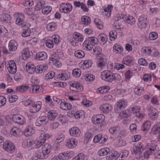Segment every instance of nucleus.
Wrapping results in <instances>:
<instances>
[{"label":"nucleus","instance_id":"1","mask_svg":"<svg viewBox=\"0 0 160 160\" xmlns=\"http://www.w3.org/2000/svg\"><path fill=\"white\" fill-rule=\"evenodd\" d=\"M101 78L103 80L111 82L115 80L120 81L121 77L120 75L117 73H112L109 71H105L102 73Z\"/></svg>","mask_w":160,"mask_h":160},{"label":"nucleus","instance_id":"2","mask_svg":"<svg viewBox=\"0 0 160 160\" xmlns=\"http://www.w3.org/2000/svg\"><path fill=\"white\" fill-rule=\"evenodd\" d=\"M72 7L71 4L62 3L61 4L60 10L61 12L65 13H68L72 10Z\"/></svg>","mask_w":160,"mask_h":160},{"label":"nucleus","instance_id":"3","mask_svg":"<svg viewBox=\"0 0 160 160\" xmlns=\"http://www.w3.org/2000/svg\"><path fill=\"white\" fill-rule=\"evenodd\" d=\"M147 22V16L145 15H142L138 19V27L141 29L144 28L146 27Z\"/></svg>","mask_w":160,"mask_h":160},{"label":"nucleus","instance_id":"4","mask_svg":"<svg viewBox=\"0 0 160 160\" xmlns=\"http://www.w3.org/2000/svg\"><path fill=\"white\" fill-rule=\"evenodd\" d=\"M127 105V102L124 100H121L116 103L117 108L114 109L115 112L119 113L120 111L123 109Z\"/></svg>","mask_w":160,"mask_h":160},{"label":"nucleus","instance_id":"5","mask_svg":"<svg viewBox=\"0 0 160 160\" xmlns=\"http://www.w3.org/2000/svg\"><path fill=\"white\" fill-rule=\"evenodd\" d=\"M12 119L13 122L20 125H23L25 122V118L19 114H14Z\"/></svg>","mask_w":160,"mask_h":160},{"label":"nucleus","instance_id":"6","mask_svg":"<svg viewBox=\"0 0 160 160\" xmlns=\"http://www.w3.org/2000/svg\"><path fill=\"white\" fill-rule=\"evenodd\" d=\"M3 147L6 151L11 153L15 151V146L11 142L8 141L4 142Z\"/></svg>","mask_w":160,"mask_h":160},{"label":"nucleus","instance_id":"7","mask_svg":"<svg viewBox=\"0 0 160 160\" xmlns=\"http://www.w3.org/2000/svg\"><path fill=\"white\" fill-rule=\"evenodd\" d=\"M25 17L23 14L22 13H18L17 15L16 20V24L18 25H23V28L27 26L25 24Z\"/></svg>","mask_w":160,"mask_h":160},{"label":"nucleus","instance_id":"8","mask_svg":"<svg viewBox=\"0 0 160 160\" xmlns=\"http://www.w3.org/2000/svg\"><path fill=\"white\" fill-rule=\"evenodd\" d=\"M48 119L45 116H42L39 117L37 120L35 124L38 126L46 125L48 123Z\"/></svg>","mask_w":160,"mask_h":160},{"label":"nucleus","instance_id":"9","mask_svg":"<svg viewBox=\"0 0 160 160\" xmlns=\"http://www.w3.org/2000/svg\"><path fill=\"white\" fill-rule=\"evenodd\" d=\"M70 89L72 91L79 92L83 90V87L80 83L75 82L70 85Z\"/></svg>","mask_w":160,"mask_h":160},{"label":"nucleus","instance_id":"10","mask_svg":"<svg viewBox=\"0 0 160 160\" xmlns=\"http://www.w3.org/2000/svg\"><path fill=\"white\" fill-rule=\"evenodd\" d=\"M70 134L72 137H78L81 134V131L77 127H73L69 130Z\"/></svg>","mask_w":160,"mask_h":160},{"label":"nucleus","instance_id":"11","mask_svg":"<svg viewBox=\"0 0 160 160\" xmlns=\"http://www.w3.org/2000/svg\"><path fill=\"white\" fill-rule=\"evenodd\" d=\"M41 108V105L37 102L34 103L32 104L30 106V111L32 113H35L38 112Z\"/></svg>","mask_w":160,"mask_h":160},{"label":"nucleus","instance_id":"12","mask_svg":"<svg viewBox=\"0 0 160 160\" xmlns=\"http://www.w3.org/2000/svg\"><path fill=\"white\" fill-rule=\"evenodd\" d=\"M98 39L92 37H89L86 38L83 43V45H93L97 43Z\"/></svg>","mask_w":160,"mask_h":160},{"label":"nucleus","instance_id":"13","mask_svg":"<svg viewBox=\"0 0 160 160\" xmlns=\"http://www.w3.org/2000/svg\"><path fill=\"white\" fill-rule=\"evenodd\" d=\"M26 69L28 72L32 74L35 72H36V67H35L33 64L28 62L26 64Z\"/></svg>","mask_w":160,"mask_h":160},{"label":"nucleus","instance_id":"14","mask_svg":"<svg viewBox=\"0 0 160 160\" xmlns=\"http://www.w3.org/2000/svg\"><path fill=\"white\" fill-rule=\"evenodd\" d=\"M123 62L129 66H132L134 63L133 58L129 56H126L123 59Z\"/></svg>","mask_w":160,"mask_h":160},{"label":"nucleus","instance_id":"15","mask_svg":"<svg viewBox=\"0 0 160 160\" xmlns=\"http://www.w3.org/2000/svg\"><path fill=\"white\" fill-rule=\"evenodd\" d=\"M99 108L104 113H107L111 111L112 108L111 105L108 104H105L101 105Z\"/></svg>","mask_w":160,"mask_h":160},{"label":"nucleus","instance_id":"16","mask_svg":"<svg viewBox=\"0 0 160 160\" xmlns=\"http://www.w3.org/2000/svg\"><path fill=\"white\" fill-rule=\"evenodd\" d=\"M18 44L17 42L14 40L10 41L8 44L9 50L10 51H15L18 48Z\"/></svg>","mask_w":160,"mask_h":160},{"label":"nucleus","instance_id":"17","mask_svg":"<svg viewBox=\"0 0 160 160\" xmlns=\"http://www.w3.org/2000/svg\"><path fill=\"white\" fill-rule=\"evenodd\" d=\"M34 143L35 142L32 140L25 139L22 142V146L25 148H28Z\"/></svg>","mask_w":160,"mask_h":160},{"label":"nucleus","instance_id":"18","mask_svg":"<svg viewBox=\"0 0 160 160\" xmlns=\"http://www.w3.org/2000/svg\"><path fill=\"white\" fill-rule=\"evenodd\" d=\"M47 58V53L44 52H42L36 54V58L38 60H45Z\"/></svg>","mask_w":160,"mask_h":160},{"label":"nucleus","instance_id":"19","mask_svg":"<svg viewBox=\"0 0 160 160\" xmlns=\"http://www.w3.org/2000/svg\"><path fill=\"white\" fill-rule=\"evenodd\" d=\"M35 156L38 158L44 159L47 158L48 155L42 151H38L35 153Z\"/></svg>","mask_w":160,"mask_h":160},{"label":"nucleus","instance_id":"20","mask_svg":"<svg viewBox=\"0 0 160 160\" xmlns=\"http://www.w3.org/2000/svg\"><path fill=\"white\" fill-rule=\"evenodd\" d=\"M48 68V66L46 65H39L36 67V72L42 73L45 72Z\"/></svg>","mask_w":160,"mask_h":160},{"label":"nucleus","instance_id":"21","mask_svg":"<svg viewBox=\"0 0 160 160\" xmlns=\"http://www.w3.org/2000/svg\"><path fill=\"white\" fill-rule=\"evenodd\" d=\"M124 17V20L126 21V22L131 25H133L135 22V19L132 16L129 15H125Z\"/></svg>","mask_w":160,"mask_h":160},{"label":"nucleus","instance_id":"22","mask_svg":"<svg viewBox=\"0 0 160 160\" xmlns=\"http://www.w3.org/2000/svg\"><path fill=\"white\" fill-rule=\"evenodd\" d=\"M57 116V114L56 111L54 110H51L48 112V119L51 121H53L54 120L55 118Z\"/></svg>","mask_w":160,"mask_h":160},{"label":"nucleus","instance_id":"23","mask_svg":"<svg viewBox=\"0 0 160 160\" xmlns=\"http://www.w3.org/2000/svg\"><path fill=\"white\" fill-rule=\"evenodd\" d=\"M34 131V130L32 128L31 126H29L24 130V134L26 137H28L33 133Z\"/></svg>","mask_w":160,"mask_h":160},{"label":"nucleus","instance_id":"24","mask_svg":"<svg viewBox=\"0 0 160 160\" xmlns=\"http://www.w3.org/2000/svg\"><path fill=\"white\" fill-rule=\"evenodd\" d=\"M30 26V25L28 24L27 26L23 28V31L22 33V36L23 37H27L30 35L31 31L29 28Z\"/></svg>","mask_w":160,"mask_h":160},{"label":"nucleus","instance_id":"25","mask_svg":"<svg viewBox=\"0 0 160 160\" xmlns=\"http://www.w3.org/2000/svg\"><path fill=\"white\" fill-rule=\"evenodd\" d=\"M52 147L50 144L48 143L45 144L42 147V150L45 153L47 154H49L51 149Z\"/></svg>","mask_w":160,"mask_h":160},{"label":"nucleus","instance_id":"26","mask_svg":"<svg viewBox=\"0 0 160 160\" xmlns=\"http://www.w3.org/2000/svg\"><path fill=\"white\" fill-rule=\"evenodd\" d=\"M77 142L73 138L68 139L66 143V145L69 148H74L77 144Z\"/></svg>","mask_w":160,"mask_h":160},{"label":"nucleus","instance_id":"27","mask_svg":"<svg viewBox=\"0 0 160 160\" xmlns=\"http://www.w3.org/2000/svg\"><path fill=\"white\" fill-rule=\"evenodd\" d=\"M113 52L117 53H121L123 51L122 47L120 44H115L113 47Z\"/></svg>","mask_w":160,"mask_h":160},{"label":"nucleus","instance_id":"28","mask_svg":"<svg viewBox=\"0 0 160 160\" xmlns=\"http://www.w3.org/2000/svg\"><path fill=\"white\" fill-rule=\"evenodd\" d=\"M151 147L150 148L148 151H147V153L148 155L150 154H152V153H155V152L158 151L159 148L158 146L154 144H152L151 145Z\"/></svg>","mask_w":160,"mask_h":160},{"label":"nucleus","instance_id":"29","mask_svg":"<svg viewBox=\"0 0 160 160\" xmlns=\"http://www.w3.org/2000/svg\"><path fill=\"white\" fill-rule=\"evenodd\" d=\"M72 152H71V153ZM71 156H70V153H61L59 154L58 156V158L59 160H66L68 159Z\"/></svg>","mask_w":160,"mask_h":160},{"label":"nucleus","instance_id":"30","mask_svg":"<svg viewBox=\"0 0 160 160\" xmlns=\"http://www.w3.org/2000/svg\"><path fill=\"white\" fill-rule=\"evenodd\" d=\"M81 22L82 24L85 25L87 26L89 25L91 22V19L88 16H84L81 18Z\"/></svg>","mask_w":160,"mask_h":160},{"label":"nucleus","instance_id":"31","mask_svg":"<svg viewBox=\"0 0 160 160\" xmlns=\"http://www.w3.org/2000/svg\"><path fill=\"white\" fill-rule=\"evenodd\" d=\"M151 123L150 122L147 121L144 123L142 125L141 129L143 131H147L151 127Z\"/></svg>","mask_w":160,"mask_h":160},{"label":"nucleus","instance_id":"32","mask_svg":"<svg viewBox=\"0 0 160 160\" xmlns=\"http://www.w3.org/2000/svg\"><path fill=\"white\" fill-rule=\"evenodd\" d=\"M60 107L62 109L66 110L71 109L72 108V106L70 103L62 102L60 104Z\"/></svg>","mask_w":160,"mask_h":160},{"label":"nucleus","instance_id":"33","mask_svg":"<svg viewBox=\"0 0 160 160\" xmlns=\"http://www.w3.org/2000/svg\"><path fill=\"white\" fill-rule=\"evenodd\" d=\"M45 2L44 1L40 0L37 2L35 10L38 11L42 8V7L45 5Z\"/></svg>","mask_w":160,"mask_h":160},{"label":"nucleus","instance_id":"34","mask_svg":"<svg viewBox=\"0 0 160 160\" xmlns=\"http://www.w3.org/2000/svg\"><path fill=\"white\" fill-rule=\"evenodd\" d=\"M128 154L129 152L128 151L124 150L119 155L115 160H122V158L127 157L128 156Z\"/></svg>","mask_w":160,"mask_h":160},{"label":"nucleus","instance_id":"35","mask_svg":"<svg viewBox=\"0 0 160 160\" xmlns=\"http://www.w3.org/2000/svg\"><path fill=\"white\" fill-rule=\"evenodd\" d=\"M57 27L56 23L54 22H52L47 24V28L48 31H54Z\"/></svg>","mask_w":160,"mask_h":160},{"label":"nucleus","instance_id":"36","mask_svg":"<svg viewBox=\"0 0 160 160\" xmlns=\"http://www.w3.org/2000/svg\"><path fill=\"white\" fill-rule=\"evenodd\" d=\"M119 153L118 152L116 151H113L111 152V156H107L106 159L107 160H110L113 159H115V160L118 157L119 155Z\"/></svg>","mask_w":160,"mask_h":160},{"label":"nucleus","instance_id":"37","mask_svg":"<svg viewBox=\"0 0 160 160\" xmlns=\"http://www.w3.org/2000/svg\"><path fill=\"white\" fill-rule=\"evenodd\" d=\"M131 113L130 111L128 110H126L123 111L122 112H120L119 116L122 118H128L129 117Z\"/></svg>","mask_w":160,"mask_h":160},{"label":"nucleus","instance_id":"38","mask_svg":"<svg viewBox=\"0 0 160 160\" xmlns=\"http://www.w3.org/2000/svg\"><path fill=\"white\" fill-rule=\"evenodd\" d=\"M148 111H149V114L150 116L152 117H157L158 116V112L157 110L153 108H148Z\"/></svg>","mask_w":160,"mask_h":160},{"label":"nucleus","instance_id":"39","mask_svg":"<svg viewBox=\"0 0 160 160\" xmlns=\"http://www.w3.org/2000/svg\"><path fill=\"white\" fill-rule=\"evenodd\" d=\"M109 152V149L108 148H102L98 152V154L100 156H103L106 155L108 156V153Z\"/></svg>","mask_w":160,"mask_h":160},{"label":"nucleus","instance_id":"40","mask_svg":"<svg viewBox=\"0 0 160 160\" xmlns=\"http://www.w3.org/2000/svg\"><path fill=\"white\" fill-rule=\"evenodd\" d=\"M73 38L75 40L80 42L83 40V36L79 33H75L73 35Z\"/></svg>","mask_w":160,"mask_h":160},{"label":"nucleus","instance_id":"41","mask_svg":"<svg viewBox=\"0 0 160 160\" xmlns=\"http://www.w3.org/2000/svg\"><path fill=\"white\" fill-rule=\"evenodd\" d=\"M113 6L112 5H108L107 7L104 8V11L107 13L105 14L106 16H107L108 18L111 15V11L112 9Z\"/></svg>","mask_w":160,"mask_h":160},{"label":"nucleus","instance_id":"42","mask_svg":"<svg viewBox=\"0 0 160 160\" xmlns=\"http://www.w3.org/2000/svg\"><path fill=\"white\" fill-rule=\"evenodd\" d=\"M20 130L16 127H13L10 131V133L11 135L17 137L18 136Z\"/></svg>","mask_w":160,"mask_h":160},{"label":"nucleus","instance_id":"43","mask_svg":"<svg viewBox=\"0 0 160 160\" xmlns=\"http://www.w3.org/2000/svg\"><path fill=\"white\" fill-rule=\"evenodd\" d=\"M87 156H85L83 153H80L73 158L72 160H87Z\"/></svg>","mask_w":160,"mask_h":160},{"label":"nucleus","instance_id":"44","mask_svg":"<svg viewBox=\"0 0 160 160\" xmlns=\"http://www.w3.org/2000/svg\"><path fill=\"white\" fill-rule=\"evenodd\" d=\"M22 56L24 60L27 59L29 57L30 52L28 48H26L23 50L22 52Z\"/></svg>","mask_w":160,"mask_h":160},{"label":"nucleus","instance_id":"45","mask_svg":"<svg viewBox=\"0 0 160 160\" xmlns=\"http://www.w3.org/2000/svg\"><path fill=\"white\" fill-rule=\"evenodd\" d=\"M11 17L10 15L8 14H3L1 16L0 19L2 21H6L8 22L11 19Z\"/></svg>","mask_w":160,"mask_h":160},{"label":"nucleus","instance_id":"46","mask_svg":"<svg viewBox=\"0 0 160 160\" xmlns=\"http://www.w3.org/2000/svg\"><path fill=\"white\" fill-rule=\"evenodd\" d=\"M95 78V76L91 74H86L84 76V79L87 81H92L94 80Z\"/></svg>","mask_w":160,"mask_h":160},{"label":"nucleus","instance_id":"47","mask_svg":"<svg viewBox=\"0 0 160 160\" xmlns=\"http://www.w3.org/2000/svg\"><path fill=\"white\" fill-rule=\"evenodd\" d=\"M120 128L118 126L114 127L109 128V132L112 134H116L120 130Z\"/></svg>","mask_w":160,"mask_h":160},{"label":"nucleus","instance_id":"48","mask_svg":"<svg viewBox=\"0 0 160 160\" xmlns=\"http://www.w3.org/2000/svg\"><path fill=\"white\" fill-rule=\"evenodd\" d=\"M134 91L136 95L138 96H140L142 94V93L144 92V90L143 88H140L138 87H137L134 88Z\"/></svg>","mask_w":160,"mask_h":160},{"label":"nucleus","instance_id":"49","mask_svg":"<svg viewBox=\"0 0 160 160\" xmlns=\"http://www.w3.org/2000/svg\"><path fill=\"white\" fill-rule=\"evenodd\" d=\"M74 54L75 57L79 58H83L85 55L84 52L81 50H78L75 51Z\"/></svg>","mask_w":160,"mask_h":160},{"label":"nucleus","instance_id":"50","mask_svg":"<svg viewBox=\"0 0 160 160\" xmlns=\"http://www.w3.org/2000/svg\"><path fill=\"white\" fill-rule=\"evenodd\" d=\"M52 10V7L50 6L45 7L42 10V12L44 14H47Z\"/></svg>","mask_w":160,"mask_h":160},{"label":"nucleus","instance_id":"51","mask_svg":"<svg viewBox=\"0 0 160 160\" xmlns=\"http://www.w3.org/2000/svg\"><path fill=\"white\" fill-rule=\"evenodd\" d=\"M102 135L101 134H99L96 135L94 138V142L95 143H97L100 141V143H104V142H102Z\"/></svg>","mask_w":160,"mask_h":160},{"label":"nucleus","instance_id":"52","mask_svg":"<svg viewBox=\"0 0 160 160\" xmlns=\"http://www.w3.org/2000/svg\"><path fill=\"white\" fill-rule=\"evenodd\" d=\"M94 22L98 29H101L103 28V25H102L101 22L99 19L97 18H95L94 19Z\"/></svg>","mask_w":160,"mask_h":160},{"label":"nucleus","instance_id":"53","mask_svg":"<svg viewBox=\"0 0 160 160\" xmlns=\"http://www.w3.org/2000/svg\"><path fill=\"white\" fill-rule=\"evenodd\" d=\"M55 74L52 71L46 74L45 76V79L48 80L50 79H52L55 76Z\"/></svg>","mask_w":160,"mask_h":160},{"label":"nucleus","instance_id":"54","mask_svg":"<svg viewBox=\"0 0 160 160\" xmlns=\"http://www.w3.org/2000/svg\"><path fill=\"white\" fill-rule=\"evenodd\" d=\"M143 150V149L142 147H137L135 146L133 148V154H136L139 152H141Z\"/></svg>","mask_w":160,"mask_h":160},{"label":"nucleus","instance_id":"55","mask_svg":"<svg viewBox=\"0 0 160 160\" xmlns=\"http://www.w3.org/2000/svg\"><path fill=\"white\" fill-rule=\"evenodd\" d=\"M81 73V71L80 69H75L72 71V75L76 77H79L80 76Z\"/></svg>","mask_w":160,"mask_h":160},{"label":"nucleus","instance_id":"56","mask_svg":"<svg viewBox=\"0 0 160 160\" xmlns=\"http://www.w3.org/2000/svg\"><path fill=\"white\" fill-rule=\"evenodd\" d=\"M110 38L111 41H113L117 36V32H116L111 31L109 33Z\"/></svg>","mask_w":160,"mask_h":160},{"label":"nucleus","instance_id":"57","mask_svg":"<svg viewBox=\"0 0 160 160\" xmlns=\"http://www.w3.org/2000/svg\"><path fill=\"white\" fill-rule=\"evenodd\" d=\"M98 38L100 40L104 43H105L107 41V38L106 37L105 35L103 34H99L98 37Z\"/></svg>","mask_w":160,"mask_h":160},{"label":"nucleus","instance_id":"58","mask_svg":"<svg viewBox=\"0 0 160 160\" xmlns=\"http://www.w3.org/2000/svg\"><path fill=\"white\" fill-rule=\"evenodd\" d=\"M28 87L27 86H22L19 88H17V91L19 92H22L26 91L28 89Z\"/></svg>","mask_w":160,"mask_h":160},{"label":"nucleus","instance_id":"59","mask_svg":"<svg viewBox=\"0 0 160 160\" xmlns=\"http://www.w3.org/2000/svg\"><path fill=\"white\" fill-rule=\"evenodd\" d=\"M149 37L150 40H154L158 38V35L156 32H152L149 34Z\"/></svg>","mask_w":160,"mask_h":160},{"label":"nucleus","instance_id":"60","mask_svg":"<svg viewBox=\"0 0 160 160\" xmlns=\"http://www.w3.org/2000/svg\"><path fill=\"white\" fill-rule=\"evenodd\" d=\"M94 54L96 55H99L102 53L101 48L99 46L96 47L94 49H93Z\"/></svg>","mask_w":160,"mask_h":160},{"label":"nucleus","instance_id":"61","mask_svg":"<svg viewBox=\"0 0 160 160\" xmlns=\"http://www.w3.org/2000/svg\"><path fill=\"white\" fill-rule=\"evenodd\" d=\"M8 34L7 29L4 27H1L0 29V34L2 36L7 35Z\"/></svg>","mask_w":160,"mask_h":160},{"label":"nucleus","instance_id":"62","mask_svg":"<svg viewBox=\"0 0 160 160\" xmlns=\"http://www.w3.org/2000/svg\"><path fill=\"white\" fill-rule=\"evenodd\" d=\"M92 137V135L89 132H87L85 134V138H84V142H86L87 143L88 141L91 139V138Z\"/></svg>","mask_w":160,"mask_h":160},{"label":"nucleus","instance_id":"63","mask_svg":"<svg viewBox=\"0 0 160 160\" xmlns=\"http://www.w3.org/2000/svg\"><path fill=\"white\" fill-rule=\"evenodd\" d=\"M9 101L10 103H13L16 102L18 99L17 96L15 95H11L9 96Z\"/></svg>","mask_w":160,"mask_h":160},{"label":"nucleus","instance_id":"64","mask_svg":"<svg viewBox=\"0 0 160 160\" xmlns=\"http://www.w3.org/2000/svg\"><path fill=\"white\" fill-rule=\"evenodd\" d=\"M92 62L91 60H85L83 62V64L86 68L90 67L92 66Z\"/></svg>","mask_w":160,"mask_h":160}]
</instances>
